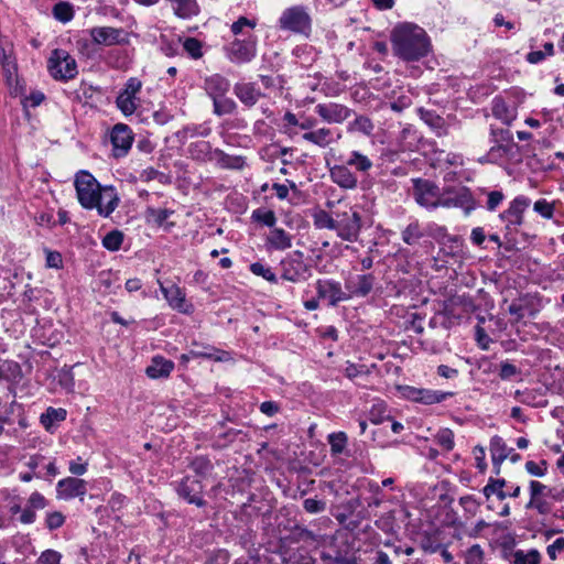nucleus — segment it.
Masks as SVG:
<instances>
[{"instance_id":"obj_1","label":"nucleus","mask_w":564,"mask_h":564,"mask_svg":"<svg viewBox=\"0 0 564 564\" xmlns=\"http://www.w3.org/2000/svg\"><path fill=\"white\" fill-rule=\"evenodd\" d=\"M393 55L405 63L423 59L432 52V42L426 31L412 22L398 23L391 31Z\"/></svg>"},{"instance_id":"obj_2","label":"nucleus","mask_w":564,"mask_h":564,"mask_svg":"<svg viewBox=\"0 0 564 564\" xmlns=\"http://www.w3.org/2000/svg\"><path fill=\"white\" fill-rule=\"evenodd\" d=\"M79 204L85 209H97L101 217H109L119 205V196L113 186L101 187L94 175L79 171L74 182Z\"/></svg>"},{"instance_id":"obj_3","label":"nucleus","mask_w":564,"mask_h":564,"mask_svg":"<svg viewBox=\"0 0 564 564\" xmlns=\"http://www.w3.org/2000/svg\"><path fill=\"white\" fill-rule=\"evenodd\" d=\"M48 74L59 82H67L78 74L76 59L65 50L55 48L47 59Z\"/></svg>"},{"instance_id":"obj_4","label":"nucleus","mask_w":564,"mask_h":564,"mask_svg":"<svg viewBox=\"0 0 564 564\" xmlns=\"http://www.w3.org/2000/svg\"><path fill=\"white\" fill-rule=\"evenodd\" d=\"M281 279L292 283L305 282L312 276V268L300 250L288 253L280 262Z\"/></svg>"},{"instance_id":"obj_5","label":"nucleus","mask_w":564,"mask_h":564,"mask_svg":"<svg viewBox=\"0 0 564 564\" xmlns=\"http://www.w3.org/2000/svg\"><path fill=\"white\" fill-rule=\"evenodd\" d=\"M257 36L248 34L245 39H235L224 46L225 56L234 64L250 63L257 55Z\"/></svg>"},{"instance_id":"obj_6","label":"nucleus","mask_w":564,"mask_h":564,"mask_svg":"<svg viewBox=\"0 0 564 564\" xmlns=\"http://www.w3.org/2000/svg\"><path fill=\"white\" fill-rule=\"evenodd\" d=\"M312 20L303 6H294L285 9L279 18V28L299 34L311 32Z\"/></svg>"},{"instance_id":"obj_7","label":"nucleus","mask_w":564,"mask_h":564,"mask_svg":"<svg viewBox=\"0 0 564 564\" xmlns=\"http://www.w3.org/2000/svg\"><path fill=\"white\" fill-rule=\"evenodd\" d=\"M337 236L345 241L355 242L358 240L361 230V216L358 210L349 208L344 212H336Z\"/></svg>"},{"instance_id":"obj_8","label":"nucleus","mask_w":564,"mask_h":564,"mask_svg":"<svg viewBox=\"0 0 564 564\" xmlns=\"http://www.w3.org/2000/svg\"><path fill=\"white\" fill-rule=\"evenodd\" d=\"M530 205L531 199L529 197L519 195L509 203L506 210L499 214L508 235L518 232V228L523 224V215Z\"/></svg>"},{"instance_id":"obj_9","label":"nucleus","mask_w":564,"mask_h":564,"mask_svg":"<svg viewBox=\"0 0 564 564\" xmlns=\"http://www.w3.org/2000/svg\"><path fill=\"white\" fill-rule=\"evenodd\" d=\"M412 196L416 204L426 209L440 207V187L426 178H412Z\"/></svg>"},{"instance_id":"obj_10","label":"nucleus","mask_w":564,"mask_h":564,"mask_svg":"<svg viewBox=\"0 0 564 564\" xmlns=\"http://www.w3.org/2000/svg\"><path fill=\"white\" fill-rule=\"evenodd\" d=\"M142 88V82L137 77H130L124 87L119 91L116 98V106L126 117L133 115L139 107L140 99L138 95Z\"/></svg>"},{"instance_id":"obj_11","label":"nucleus","mask_w":564,"mask_h":564,"mask_svg":"<svg viewBox=\"0 0 564 564\" xmlns=\"http://www.w3.org/2000/svg\"><path fill=\"white\" fill-rule=\"evenodd\" d=\"M400 392L403 398L409 401L422 403L425 405H432L442 403L446 399L454 395L453 392H446L441 390H432L425 388H415L412 386L400 387Z\"/></svg>"},{"instance_id":"obj_12","label":"nucleus","mask_w":564,"mask_h":564,"mask_svg":"<svg viewBox=\"0 0 564 564\" xmlns=\"http://www.w3.org/2000/svg\"><path fill=\"white\" fill-rule=\"evenodd\" d=\"M93 43L104 46L129 44V33L123 28L94 26L88 30Z\"/></svg>"},{"instance_id":"obj_13","label":"nucleus","mask_w":564,"mask_h":564,"mask_svg":"<svg viewBox=\"0 0 564 564\" xmlns=\"http://www.w3.org/2000/svg\"><path fill=\"white\" fill-rule=\"evenodd\" d=\"M174 486L178 497L184 499L187 503L195 505L198 508L206 506L207 502L203 498L204 486L199 479L185 476L180 481L175 482Z\"/></svg>"},{"instance_id":"obj_14","label":"nucleus","mask_w":564,"mask_h":564,"mask_svg":"<svg viewBox=\"0 0 564 564\" xmlns=\"http://www.w3.org/2000/svg\"><path fill=\"white\" fill-rule=\"evenodd\" d=\"M315 291L318 299L330 307H336L340 302L347 301L341 283L334 279H318L315 282Z\"/></svg>"},{"instance_id":"obj_15","label":"nucleus","mask_w":564,"mask_h":564,"mask_svg":"<svg viewBox=\"0 0 564 564\" xmlns=\"http://www.w3.org/2000/svg\"><path fill=\"white\" fill-rule=\"evenodd\" d=\"M159 285L164 299L173 310L186 315L194 312V305L186 300L184 289L174 283L166 286L161 281H159Z\"/></svg>"},{"instance_id":"obj_16","label":"nucleus","mask_w":564,"mask_h":564,"mask_svg":"<svg viewBox=\"0 0 564 564\" xmlns=\"http://www.w3.org/2000/svg\"><path fill=\"white\" fill-rule=\"evenodd\" d=\"M447 194L448 196L441 198L440 206L462 208L466 215H469L478 206L471 191L466 186L456 191H447Z\"/></svg>"},{"instance_id":"obj_17","label":"nucleus","mask_w":564,"mask_h":564,"mask_svg":"<svg viewBox=\"0 0 564 564\" xmlns=\"http://www.w3.org/2000/svg\"><path fill=\"white\" fill-rule=\"evenodd\" d=\"M490 142L494 145L488 151V158H502L513 148V135L509 129L490 128Z\"/></svg>"},{"instance_id":"obj_18","label":"nucleus","mask_w":564,"mask_h":564,"mask_svg":"<svg viewBox=\"0 0 564 564\" xmlns=\"http://www.w3.org/2000/svg\"><path fill=\"white\" fill-rule=\"evenodd\" d=\"M314 111L327 123H343L354 112L347 106L337 102L317 104Z\"/></svg>"},{"instance_id":"obj_19","label":"nucleus","mask_w":564,"mask_h":564,"mask_svg":"<svg viewBox=\"0 0 564 564\" xmlns=\"http://www.w3.org/2000/svg\"><path fill=\"white\" fill-rule=\"evenodd\" d=\"M376 278L372 273L358 274L345 282L347 301L354 297H366L373 290Z\"/></svg>"},{"instance_id":"obj_20","label":"nucleus","mask_w":564,"mask_h":564,"mask_svg":"<svg viewBox=\"0 0 564 564\" xmlns=\"http://www.w3.org/2000/svg\"><path fill=\"white\" fill-rule=\"evenodd\" d=\"M110 141L116 158L124 156L133 142L132 130L124 123H117L110 132Z\"/></svg>"},{"instance_id":"obj_21","label":"nucleus","mask_w":564,"mask_h":564,"mask_svg":"<svg viewBox=\"0 0 564 564\" xmlns=\"http://www.w3.org/2000/svg\"><path fill=\"white\" fill-rule=\"evenodd\" d=\"M87 492V482L77 477H66L61 479L56 485V494L58 499L70 500L74 498H83Z\"/></svg>"},{"instance_id":"obj_22","label":"nucleus","mask_w":564,"mask_h":564,"mask_svg":"<svg viewBox=\"0 0 564 564\" xmlns=\"http://www.w3.org/2000/svg\"><path fill=\"white\" fill-rule=\"evenodd\" d=\"M330 180L343 189H356L358 187V177L355 172L345 163L335 164L329 169Z\"/></svg>"},{"instance_id":"obj_23","label":"nucleus","mask_w":564,"mask_h":564,"mask_svg":"<svg viewBox=\"0 0 564 564\" xmlns=\"http://www.w3.org/2000/svg\"><path fill=\"white\" fill-rule=\"evenodd\" d=\"M234 94L239 101L247 108H252L259 99L264 96L254 83H236Z\"/></svg>"},{"instance_id":"obj_24","label":"nucleus","mask_w":564,"mask_h":564,"mask_svg":"<svg viewBox=\"0 0 564 564\" xmlns=\"http://www.w3.org/2000/svg\"><path fill=\"white\" fill-rule=\"evenodd\" d=\"M203 88L206 95L213 100L224 97L230 90V82L220 74H213L204 79Z\"/></svg>"},{"instance_id":"obj_25","label":"nucleus","mask_w":564,"mask_h":564,"mask_svg":"<svg viewBox=\"0 0 564 564\" xmlns=\"http://www.w3.org/2000/svg\"><path fill=\"white\" fill-rule=\"evenodd\" d=\"M512 451V448L507 447L502 437L496 435L490 440V455L496 475L500 474L501 464Z\"/></svg>"},{"instance_id":"obj_26","label":"nucleus","mask_w":564,"mask_h":564,"mask_svg":"<svg viewBox=\"0 0 564 564\" xmlns=\"http://www.w3.org/2000/svg\"><path fill=\"white\" fill-rule=\"evenodd\" d=\"M174 369V362L163 356H154L147 367L145 373L151 379L167 378Z\"/></svg>"},{"instance_id":"obj_27","label":"nucleus","mask_w":564,"mask_h":564,"mask_svg":"<svg viewBox=\"0 0 564 564\" xmlns=\"http://www.w3.org/2000/svg\"><path fill=\"white\" fill-rule=\"evenodd\" d=\"M265 245L269 249L273 250L283 251L290 249L292 247V235L283 228L274 226L265 238Z\"/></svg>"},{"instance_id":"obj_28","label":"nucleus","mask_w":564,"mask_h":564,"mask_svg":"<svg viewBox=\"0 0 564 564\" xmlns=\"http://www.w3.org/2000/svg\"><path fill=\"white\" fill-rule=\"evenodd\" d=\"M192 345L197 347V349L189 350L193 358H206L214 361H227L230 359L228 351L218 349L212 345H199L196 341H193Z\"/></svg>"},{"instance_id":"obj_29","label":"nucleus","mask_w":564,"mask_h":564,"mask_svg":"<svg viewBox=\"0 0 564 564\" xmlns=\"http://www.w3.org/2000/svg\"><path fill=\"white\" fill-rule=\"evenodd\" d=\"M67 411L63 408L48 406L40 416V423L45 431L54 433L58 424L66 420Z\"/></svg>"},{"instance_id":"obj_30","label":"nucleus","mask_w":564,"mask_h":564,"mask_svg":"<svg viewBox=\"0 0 564 564\" xmlns=\"http://www.w3.org/2000/svg\"><path fill=\"white\" fill-rule=\"evenodd\" d=\"M420 118L435 132L437 137L448 133V126L443 117L434 110L419 108Z\"/></svg>"},{"instance_id":"obj_31","label":"nucleus","mask_w":564,"mask_h":564,"mask_svg":"<svg viewBox=\"0 0 564 564\" xmlns=\"http://www.w3.org/2000/svg\"><path fill=\"white\" fill-rule=\"evenodd\" d=\"M214 162L217 166L225 170H242L246 165V158L242 155H231L216 148L214 152Z\"/></svg>"},{"instance_id":"obj_32","label":"nucleus","mask_w":564,"mask_h":564,"mask_svg":"<svg viewBox=\"0 0 564 564\" xmlns=\"http://www.w3.org/2000/svg\"><path fill=\"white\" fill-rule=\"evenodd\" d=\"M492 116L505 124H511L517 118V111L502 97H495L491 106Z\"/></svg>"},{"instance_id":"obj_33","label":"nucleus","mask_w":564,"mask_h":564,"mask_svg":"<svg viewBox=\"0 0 564 564\" xmlns=\"http://www.w3.org/2000/svg\"><path fill=\"white\" fill-rule=\"evenodd\" d=\"M187 152L189 156L199 162H212L214 161V152L215 149L212 148V144L208 141L199 140L192 142Z\"/></svg>"},{"instance_id":"obj_34","label":"nucleus","mask_w":564,"mask_h":564,"mask_svg":"<svg viewBox=\"0 0 564 564\" xmlns=\"http://www.w3.org/2000/svg\"><path fill=\"white\" fill-rule=\"evenodd\" d=\"M516 398L523 404L532 408H545L547 399L545 394L538 389H525L516 391Z\"/></svg>"},{"instance_id":"obj_35","label":"nucleus","mask_w":564,"mask_h":564,"mask_svg":"<svg viewBox=\"0 0 564 564\" xmlns=\"http://www.w3.org/2000/svg\"><path fill=\"white\" fill-rule=\"evenodd\" d=\"M303 140L317 145L319 148H326L335 142L334 133L329 128H319L317 130H311L302 135Z\"/></svg>"},{"instance_id":"obj_36","label":"nucleus","mask_w":564,"mask_h":564,"mask_svg":"<svg viewBox=\"0 0 564 564\" xmlns=\"http://www.w3.org/2000/svg\"><path fill=\"white\" fill-rule=\"evenodd\" d=\"M345 163L354 169L355 173L367 174L373 166L372 161L367 155L362 154L360 151L354 150L349 153Z\"/></svg>"},{"instance_id":"obj_37","label":"nucleus","mask_w":564,"mask_h":564,"mask_svg":"<svg viewBox=\"0 0 564 564\" xmlns=\"http://www.w3.org/2000/svg\"><path fill=\"white\" fill-rule=\"evenodd\" d=\"M426 236L425 229L417 220L411 221L402 231L401 239L408 246H415Z\"/></svg>"},{"instance_id":"obj_38","label":"nucleus","mask_w":564,"mask_h":564,"mask_svg":"<svg viewBox=\"0 0 564 564\" xmlns=\"http://www.w3.org/2000/svg\"><path fill=\"white\" fill-rule=\"evenodd\" d=\"M237 109V102L232 98L227 97V95L213 100V113L217 117L234 115Z\"/></svg>"},{"instance_id":"obj_39","label":"nucleus","mask_w":564,"mask_h":564,"mask_svg":"<svg viewBox=\"0 0 564 564\" xmlns=\"http://www.w3.org/2000/svg\"><path fill=\"white\" fill-rule=\"evenodd\" d=\"M97 88L91 85H88L85 82H82L79 87L73 91L67 93L68 98L78 104H87L89 100L94 98Z\"/></svg>"},{"instance_id":"obj_40","label":"nucleus","mask_w":564,"mask_h":564,"mask_svg":"<svg viewBox=\"0 0 564 564\" xmlns=\"http://www.w3.org/2000/svg\"><path fill=\"white\" fill-rule=\"evenodd\" d=\"M358 506H360L359 499H350L349 501H347L343 506L345 512H340L336 516L337 521L341 525H345L347 529L355 530L358 527L359 521L350 520L349 522H347V520H348L349 516L352 513L354 509L357 508Z\"/></svg>"},{"instance_id":"obj_41","label":"nucleus","mask_w":564,"mask_h":564,"mask_svg":"<svg viewBox=\"0 0 564 564\" xmlns=\"http://www.w3.org/2000/svg\"><path fill=\"white\" fill-rule=\"evenodd\" d=\"M189 468L199 477L205 478L214 470L212 460L204 455L196 456L189 463Z\"/></svg>"},{"instance_id":"obj_42","label":"nucleus","mask_w":564,"mask_h":564,"mask_svg":"<svg viewBox=\"0 0 564 564\" xmlns=\"http://www.w3.org/2000/svg\"><path fill=\"white\" fill-rule=\"evenodd\" d=\"M506 486L505 479H496L490 477L488 479L487 485L482 488L484 496L489 499L492 495H496L497 498L502 501L507 498V492L503 490Z\"/></svg>"},{"instance_id":"obj_43","label":"nucleus","mask_w":564,"mask_h":564,"mask_svg":"<svg viewBox=\"0 0 564 564\" xmlns=\"http://www.w3.org/2000/svg\"><path fill=\"white\" fill-rule=\"evenodd\" d=\"M521 369L509 360H503L499 365L498 377L502 381L521 380Z\"/></svg>"},{"instance_id":"obj_44","label":"nucleus","mask_w":564,"mask_h":564,"mask_svg":"<svg viewBox=\"0 0 564 564\" xmlns=\"http://www.w3.org/2000/svg\"><path fill=\"white\" fill-rule=\"evenodd\" d=\"M313 224L316 229L335 230L336 216L333 217L328 212L318 209L313 214Z\"/></svg>"},{"instance_id":"obj_45","label":"nucleus","mask_w":564,"mask_h":564,"mask_svg":"<svg viewBox=\"0 0 564 564\" xmlns=\"http://www.w3.org/2000/svg\"><path fill=\"white\" fill-rule=\"evenodd\" d=\"M332 456L340 455L347 446L348 437L345 432H334L327 436Z\"/></svg>"},{"instance_id":"obj_46","label":"nucleus","mask_w":564,"mask_h":564,"mask_svg":"<svg viewBox=\"0 0 564 564\" xmlns=\"http://www.w3.org/2000/svg\"><path fill=\"white\" fill-rule=\"evenodd\" d=\"M251 219L252 221L267 226L270 229L273 228L276 224L275 213L265 208H257L252 210Z\"/></svg>"},{"instance_id":"obj_47","label":"nucleus","mask_w":564,"mask_h":564,"mask_svg":"<svg viewBox=\"0 0 564 564\" xmlns=\"http://www.w3.org/2000/svg\"><path fill=\"white\" fill-rule=\"evenodd\" d=\"M375 129L371 119L367 116H357L354 121L349 122L348 131L360 132L370 135Z\"/></svg>"},{"instance_id":"obj_48","label":"nucleus","mask_w":564,"mask_h":564,"mask_svg":"<svg viewBox=\"0 0 564 564\" xmlns=\"http://www.w3.org/2000/svg\"><path fill=\"white\" fill-rule=\"evenodd\" d=\"M123 232L113 229L102 238V247L109 251H118L123 242Z\"/></svg>"},{"instance_id":"obj_49","label":"nucleus","mask_w":564,"mask_h":564,"mask_svg":"<svg viewBox=\"0 0 564 564\" xmlns=\"http://www.w3.org/2000/svg\"><path fill=\"white\" fill-rule=\"evenodd\" d=\"M53 17L63 22H69L74 18L73 7L68 2L59 1L57 2L52 10Z\"/></svg>"},{"instance_id":"obj_50","label":"nucleus","mask_w":564,"mask_h":564,"mask_svg":"<svg viewBox=\"0 0 564 564\" xmlns=\"http://www.w3.org/2000/svg\"><path fill=\"white\" fill-rule=\"evenodd\" d=\"M412 96L408 93H401L386 104L394 112L401 113L412 105Z\"/></svg>"},{"instance_id":"obj_51","label":"nucleus","mask_w":564,"mask_h":564,"mask_svg":"<svg viewBox=\"0 0 564 564\" xmlns=\"http://www.w3.org/2000/svg\"><path fill=\"white\" fill-rule=\"evenodd\" d=\"M541 555L538 550H530L524 553L522 550H518L513 553L514 564H539Z\"/></svg>"},{"instance_id":"obj_52","label":"nucleus","mask_w":564,"mask_h":564,"mask_svg":"<svg viewBox=\"0 0 564 564\" xmlns=\"http://www.w3.org/2000/svg\"><path fill=\"white\" fill-rule=\"evenodd\" d=\"M184 138L203 137L206 138L212 133V128L206 124H189L183 128L181 131Z\"/></svg>"},{"instance_id":"obj_53","label":"nucleus","mask_w":564,"mask_h":564,"mask_svg":"<svg viewBox=\"0 0 564 564\" xmlns=\"http://www.w3.org/2000/svg\"><path fill=\"white\" fill-rule=\"evenodd\" d=\"M250 271L258 276L263 278L270 283H278L276 274L271 270L270 267L262 264L261 262H253L250 264Z\"/></svg>"},{"instance_id":"obj_54","label":"nucleus","mask_w":564,"mask_h":564,"mask_svg":"<svg viewBox=\"0 0 564 564\" xmlns=\"http://www.w3.org/2000/svg\"><path fill=\"white\" fill-rule=\"evenodd\" d=\"M436 443L442 446L446 452H449L454 448V433L451 429L444 427L441 429L435 435Z\"/></svg>"},{"instance_id":"obj_55","label":"nucleus","mask_w":564,"mask_h":564,"mask_svg":"<svg viewBox=\"0 0 564 564\" xmlns=\"http://www.w3.org/2000/svg\"><path fill=\"white\" fill-rule=\"evenodd\" d=\"M241 434L240 430L229 429L226 432L219 433L215 437L214 447L224 448L236 441L237 436Z\"/></svg>"},{"instance_id":"obj_56","label":"nucleus","mask_w":564,"mask_h":564,"mask_svg":"<svg viewBox=\"0 0 564 564\" xmlns=\"http://www.w3.org/2000/svg\"><path fill=\"white\" fill-rule=\"evenodd\" d=\"M183 48L194 59L203 56V45L196 37H186L183 42Z\"/></svg>"},{"instance_id":"obj_57","label":"nucleus","mask_w":564,"mask_h":564,"mask_svg":"<svg viewBox=\"0 0 564 564\" xmlns=\"http://www.w3.org/2000/svg\"><path fill=\"white\" fill-rule=\"evenodd\" d=\"M57 382L58 384L66 390L67 392H70L74 390L75 387V380H74V373L72 368L64 367L62 368L57 373Z\"/></svg>"},{"instance_id":"obj_58","label":"nucleus","mask_w":564,"mask_h":564,"mask_svg":"<svg viewBox=\"0 0 564 564\" xmlns=\"http://www.w3.org/2000/svg\"><path fill=\"white\" fill-rule=\"evenodd\" d=\"M533 210L545 219H551L554 216L555 204L547 202L545 198H540L533 204Z\"/></svg>"},{"instance_id":"obj_59","label":"nucleus","mask_w":564,"mask_h":564,"mask_svg":"<svg viewBox=\"0 0 564 564\" xmlns=\"http://www.w3.org/2000/svg\"><path fill=\"white\" fill-rule=\"evenodd\" d=\"M387 412V404L384 402H376L369 410V420L373 424H380L386 417H389Z\"/></svg>"},{"instance_id":"obj_60","label":"nucleus","mask_w":564,"mask_h":564,"mask_svg":"<svg viewBox=\"0 0 564 564\" xmlns=\"http://www.w3.org/2000/svg\"><path fill=\"white\" fill-rule=\"evenodd\" d=\"M481 192L487 195L485 208L488 212H495L505 199V194L502 193V191L487 192L485 189H481Z\"/></svg>"},{"instance_id":"obj_61","label":"nucleus","mask_w":564,"mask_h":564,"mask_svg":"<svg viewBox=\"0 0 564 564\" xmlns=\"http://www.w3.org/2000/svg\"><path fill=\"white\" fill-rule=\"evenodd\" d=\"M465 564H484V550L479 544L468 547L464 555Z\"/></svg>"},{"instance_id":"obj_62","label":"nucleus","mask_w":564,"mask_h":564,"mask_svg":"<svg viewBox=\"0 0 564 564\" xmlns=\"http://www.w3.org/2000/svg\"><path fill=\"white\" fill-rule=\"evenodd\" d=\"M65 523V516L59 511H51L46 513L45 527L50 531H54L63 527Z\"/></svg>"},{"instance_id":"obj_63","label":"nucleus","mask_w":564,"mask_h":564,"mask_svg":"<svg viewBox=\"0 0 564 564\" xmlns=\"http://www.w3.org/2000/svg\"><path fill=\"white\" fill-rule=\"evenodd\" d=\"M230 553L225 549L213 551L204 562V564H229Z\"/></svg>"},{"instance_id":"obj_64","label":"nucleus","mask_w":564,"mask_h":564,"mask_svg":"<svg viewBox=\"0 0 564 564\" xmlns=\"http://www.w3.org/2000/svg\"><path fill=\"white\" fill-rule=\"evenodd\" d=\"M62 554L58 551L47 549L37 557L36 564H61Z\"/></svg>"}]
</instances>
